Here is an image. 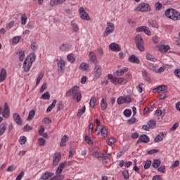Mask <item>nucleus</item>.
<instances>
[{"instance_id": "62", "label": "nucleus", "mask_w": 180, "mask_h": 180, "mask_svg": "<svg viewBox=\"0 0 180 180\" xmlns=\"http://www.w3.org/2000/svg\"><path fill=\"white\" fill-rule=\"evenodd\" d=\"M33 128L30 126H29L28 124L25 125L24 127H23V130L24 131H30V130H32Z\"/></svg>"}, {"instance_id": "57", "label": "nucleus", "mask_w": 180, "mask_h": 180, "mask_svg": "<svg viewBox=\"0 0 180 180\" xmlns=\"http://www.w3.org/2000/svg\"><path fill=\"white\" fill-rule=\"evenodd\" d=\"M122 175L125 179H129V170H124L122 172Z\"/></svg>"}, {"instance_id": "28", "label": "nucleus", "mask_w": 180, "mask_h": 180, "mask_svg": "<svg viewBox=\"0 0 180 180\" xmlns=\"http://www.w3.org/2000/svg\"><path fill=\"white\" fill-rule=\"evenodd\" d=\"M157 124V122L154 120H150L148 122V126L149 127L150 129H154Z\"/></svg>"}, {"instance_id": "16", "label": "nucleus", "mask_w": 180, "mask_h": 180, "mask_svg": "<svg viewBox=\"0 0 180 180\" xmlns=\"http://www.w3.org/2000/svg\"><path fill=\"white\" fill-rule=\"evenodd\" d=\"M127 71H129V69L127 68H124L120 70H116L114 75H115V77H122V75H123L125 72H127Z\"/></svg>"}, {"instance_id": "50", "label": "nucleus", "mask_w": 180, "mask_h": 180, "mask_svg": "<svg viewBox=\"0 0 180 180\" xmlns=\"http://www.w3.org/2000/svg\"><path fill=\"white\" fill-rule=\"evenodd\" d=\"M117 102L118 105H123V103H125L124 97H123V96L119 97Z\"/></svg>"}, {"instance_id": "19", "label": "nucleus", "mask_w": 180, "mask_h": 180, "mask_svg": "<svg viewBox=\"0 0 180 180\" xmlns=\"http://www.w3.org/2000/svg\"><path fill=\"white\" fill-rule=\"evenodd\" d=\"M101 133L103 137H108V129L106 127H103L101 129H100V131L97 133V136H99Z\"/></svg>"}, {"instance_id": "35", "label": "nucleus", "mask_w": 180, "mask_h": 180, "mask_svg": "<svg viewBox=\"0 0 180 180\" xmlns=\"http://www.w3.org/2000/svg\"><path fill=\"white\" fill-rule=\"evenodd\" d=\"M89 58L93 63H96V55L94 52H90Z\"/></svg>"}, {"instance_id": "64", "label": "nucleus", "mask_w": 180, "mask_h": 180, "mask_svg": "<svg viewBox=\"0 0 180 180\" xmlns=\"http://www.w3.org/2000/svg\"><path fill=\"white\" fill-rule=\"evenodd\" d=\"M174 75L176 77H177V78H180V69H176L174 70Z\"/></svg>"}, {"instance_id": "40", "label": "nucleus", "mask_w": 180, "mask_h": 180, "mask_svg": "<svg viewBox=\"0 0 180 180\" xmlns=\"http://www.w3.org/2000/svg\"><path fill=\"white\" fill-rule=\"evenodd\" d=\"M117 84H120L121 85H124L127 84V80L124 79L122 77L117 78Z\"/></svg>"}, {"instance_id": "52", "label": "nucleus", "mask_w": 180, "mask_h": 180, "mask_svg": "<svg viewBox=\"0 0 180 180\" xmlns=\"http://www.w3.org/2000/svg\"><path fill=\"white\" fill-rule=\"evenodd\" d=\"M64 109V104H63V101H59L58 104V110L57 111L63 110Z\"/></svg>"}, {"instance_id": "26", "label": "nucleus", "mask_w": 180, "mask_h": 180, "mask_svg": "<svg viewBox=\"0 0 180 180\" xmlns=\"http://www.w3.org/2000/svg\"><path fill=\"white\" fill-rule=\"evenodd\" d=\"M35 115H36V110H32L30 111L28 117L27 118V120L28 122H30V120H33V117H34Z\"/></svg>"}, {"instance_id": "41", "label": "nucleus", "mask_w": 180, "mask_h": 180, "mask_svg": "<svg viewBox=\"0 0 180 180\" xmlns=\"http://www.w3.org/2000/svg\"><path fill=\"white\" fill-rule=\"evenodd\" d=\"M18 54L20 61H23V60H25V51L20 50Z\"/></svg>"}, {"instance_id": "63", "label": "nucleus", "mask_w": 180, "mask_h": 180, "mask_svg": "<svg viewBox=\"0 0 180 180\" xmlns=\"http://www.w3.org/2000/svg\"><path fill=\"white\" fill-rule=\"evenodd\" d=\"M31 49L34 51H36V49H37V44L36 42H33L31 44Z\"/></svg>"}, {"instance_id": "14", "label": "nucleus", "mask_w": 180, "mask_h": 180, "mask_svg": "<svg viewBox=\"0 0 180 180\" xmlns=\"http://www.w3.org/2000/svg\"><path fill=\"white\" fill-rule=\"evenodd\" d=\"M14 122H15V123L18 125V126H21L22 124V119L20 118V115L18 113H15L13 115Z\"/></svg>"}, {"instance_id": "21", "label": "nucleus", "mask_w": 180, "mask_h": 180, "mask_svg": "<svg viewBox=\"0 0 180 180\" xmlns=\"http://www.w3.org/2000/svg\"><path fill=\"white\" fill-rule=\"evenodd\" d=\"M8 127V124L6 122H3L0 124V136H2Z\"/></svg>"}, {"instance_id": "33", "label": "nucleus", "mask_w": 180, "mask_h": 180, "mask_svg": "<svg viewBox=\"0 0 180 180\" xmlns=\"http://www.w3.org/2000/svg\"><path fill=\"white\" fill-rule=\"evenodd\" d=\"M152 165H153V168H158V167H160L161 165V160H160L158 159H155L153 161V163Z\"/></svg>"}, {"instance_id": "5", "label": "nucleus", "mask_w": 180, "mask_h": 180, "mask_svg": "<svg viewBox=\"0 0 180 180\" xmlns=\"http://www.w3.org/2000/svg\"><path fill=\"white\" fill-rule=\"evenodd\" d=\"M115 32V24L112 22H107V27L105 28L103 37H106Z\"/></svg>"}, {"instance_id": "8", "label": "nucleus", "mask_w": 180, "mask_h": 180, "mask_svg": "<svg viewBox=\"0 0 180 180\" xmlns=\"http://www.w3.org/2000/svg\"><path fill=\"white\" fill-rule=\"evenodd\" d=\"M136 31L138 32H144L146 34H147L148 36H151V31H150V30L148 29V27L147 26L138 27L136 29Z\"/></svg>"}, {"instance_id": "12", "label": "nucleus", "mask_w": 180, "mask_h": 180, "mask_svg": "<svg viewBox=\"0 0 180 180\" xmlns=\"http://www.w3.org/2000/svg\"><path fill=\"white\" fill-rule=\"evenodd\" d=\"M168 89V87L165 85H160L158 87L153 89V94H157L158 92H163V91H167Z\"/></svg>"}, {"instance_id": "48", "label": "nucleus", "mask_w": 180, "mask_h": 180, "mask_svg": "<svg viewBox=\"0 0 180 180\" xmlns=\"http://www.w3.org/2000/svg\"><path fill=\"white\" fill-rule=\"evenodd\" d=\"M155 11H161V8H162V4L160 2H157L155 4Z\"/></svg>"}, {"instance_id": "25", "label": "nucleus", "mask_w": 180, "mask_h": 180, "mask_svg": "<svg viewBox=\"0 0 180 180\" xmlns=\"http://www.w3.org/2000/svg\"><path fill=\"white\" fill-rule=\"evenodd\" d=\"M162 140H164V133H160L155 138V143H160Z\"/></svg>"}, {"instance_id": "22", "label": "nucleus", "mask_w": 180, "mask_h": 180, "mask_svg": "<svg viewBox=\"0 0 180 180\" xmlns=\"http://www.w3.org/2000/svg\"><path fill=\"white\" fill-rule=\"evenodd\" d=\"M159 51H162V53H167L168 50H171V47L168 45H161L158 46Z\"/></svg>"}, {"instance_id": "55", "label": "nucleus", "mask_w": 180, "mask_h": 180, "mask_svg": "<svg viewBox=\"0 0 180 180\" xmlns=\"http://www.w3.org/2000/svg\"><path fill=\"white\" fill-rule=\"evenodd\" d=\"M107 143L108 146H113V144L116 143V140L115 138H111L107 141Z\"/></svg>"}, {"instance_id": "61", "label": "nucleus", "mask_w": 180, "mask_h": 180, "mask_svg": "<svg viewBox=\"0 0 180 180\" xmlns=\"http://www.w3.org/2000/svg\"><path fill=\"white\" fill-rule=\"evenodd\" d=\"M155 115L156 116H160V117H164V116L162 115V110L158 109L155 111Z\"/></svg>"}, {"instance_id": "4", "label": "nucleus", "mask_w": 180, "mask_h": 180, "mask_svg": "<svg viewBox=\"0 0 180 180\" xmlns=\"http://www.w3.org/2000/svg\"><path fill=\"white\" fill-rule=\"evenodd\" d=\"M135 11H136V12H150L151 8H150V5L142 3L136 8Z\"/></svg>"}, {"instance_id": "9", "label": "nucleus", "mask_w": 180, "mask_h": 180, "mask_svg": "<svg viewBox=\"0 0 180 180\" xmlns=\"http://www.w3.org/2000/svg\"><path fill=\"white\" fill-rule=\"evenodd\" d=\"M109 49L110 50H111V51H115V52L121 51L122 50V49L120 48V46H119V44L115 42H112L109 45Z\"/></svg>"}, {"instance_id": "45", "label": "nucleus", "mask_w": 180, "mask_h": 180, "mask_svg": "<svg viewBox=\"0 0 180 180\" xmlns=\"http://www.w3.org/2000/svg\"><path fill=\"white\" fill-rule=\"evenodd\" d=\"M38 144L39 146H40L41 147H43V146H44V144H46V139H43V138H39L38 139Z\"/></svg>"}, {"instance_id": "37", "label": "nucleus", "mask_w": 180, "mask_h": 180, "mask_svg": "<svg viewBox=\"0 0 180 180\" xmlns=\"http://www.w3.org/2000/svg\"><path fill=\"white\" fill-rule=\"evenodd\" d=\"M88 68H89V65L86 63H82L79 66V69L82 71H87Z\"/></svg>"}, {"instance_id": "17", "label": "nucleus", "mask_w": 180, "mask_h": 180, "mask_svg": "<svg viewBox=\"0 0 180 180\" xmlns=\"http://www.w3.org/2000/svg\"><path fill=\"white\" fill-rule=\"evenodd\" d=\"M6 70L5 68H2L0 72V82H4L5 79H6Z\"/></svg>"}, {"instance_id": "49", "label": "nucleus", "mask_w": 180, "mask_h": 180, "mask_svg": "<svg viewBox=\"0 0 180 180\" xmlns=\"http://www.w3.org/2000/svg\"><path fill=\"white\" fill-rule=\"evenodd\" d=\"M27 139H26V136H21L19 139V143L23 146V144H25L26 143V141H27Z\"/></svg>"}, {"instance_id": "47", "label": "nucleus", "mask_w": 180, "mask_h": 180, "mask_svg": "<svg viewBox=\"0 0 180 180\" xmlns=\"http://www.w3.org/2000/svg\"><path fill=\"white\" fill-rule=\"evenodd\" d=\"M46 89H47V83L44 82L41 86L40 93L43 94V92H44Z\"/></svg>"}, {"instance_id": "58", "label": "nucleus", "mask_w": 180, "mask_h": 180, "mask_svg": "<svg viewBox=\"0 0 180 180\" xmlns=\"http://www.w3.org/2000/svg\"><path fill=\"white\" fill-rule=\"evenodd\" d=\"M136 117H132L129 120H127L128 124H134V123H136Z\"/></svg>"}, {"instance_id": "1", "label": "nucleus", "mask_w": 180, "mask_h": 180, "mask_svg": "<svg viewBox=\"0 0 180 180\" xmlns=\"http://www.w3.org/2000/svg\"><path fill=\"white\" fill-rule=\"evenodd\" d=\"M165 15L168 19H171L172 20H180V13L179 11L174 9V8H168L165 11Z\"/></svg>"}, {"instance_id": "10", "label": "nucleus", "mask_w": 180, "mask_h": 180, "mask_svg": "<svg viewBox=\"0 0 180 180\" xmlns=\"http://www.w3.org/2000/svg\"><path fill=\"white\" fill-rule=\"evenodd\" d=\"M32 67V63L29 61V59L26 58L24 61L23 68L25 72H29L30 68Z\"/></svg>"}, {"instance_id": "2", "label": "nucleus", "mask_w": 180, "mask_h": 180, "mask_svg": "<svg viewBox=\"0 0 180 180\" xmlns=\"http://www.w3.org/2000/svg\"><path fill=\"white\" fill-rule=\"evenodd\" d=\"M72 96L73 99L77 101V102H79L81 101L82 96L81 94V91H79V87L78 86H74L72 88Z\"/></svg>"}, {"instance_id": "56", "label": "nucleus", "mask_w": 180, "mask_h": 180, "mask_svg": "<svg viewBox=\"0 0 180 180\" xmlns=\"http://www.w3.org/2000/svg\"><path fill=\"white\" fill-rule=\"evenodd\" d=\"M156 153H160V150L158 149H152L148 151V154L153 155V154H156Z\"/></svg>"}, {"instance_id": "15", "label": "nucleus", "mask_w": 180, "mask_h": 180, "mask_svg": "<svg viewBox=\"0 0 180 180\" xmlns=\"http://www.w3.org/2000/svg\"><path fill=\"white\" fill-rule=\"evenodd\" d=\"M129 63H133L134 64H140V59L134 55L130 56L129 57Z\"/></svg>"}, {"instance_id": "7", "label": "nucleus", "mask_w": 180, "mask_h": 180, "mask_svg": "<svg viewBox=\"0 0 180 180\" xmlns=\"http://www.w3.org/2000/svg\"><path fill=\"white\" fill-rule=\"evenodd\" d=\"M79 11L80 13L81 19H83V20H91V18L89 17V15H88V13L85 11V8H84L83 7H81L79 8Z\"/></svg>"}, {"instance_id": "24", "label": "nucleus", "mask_w": 180, "mask_h": 180, "mask_svg": "<svg viewBox=\"0 0 180 180\" xmlns=\"http://www.w3.org/2000/svg\"><path fill=\"white\" fill-rule=\"evenodd\" d=\"M58 67L60 71H63L65 68V62L63 59H60L58 63Z\"/></svg>"}, {"instance_id": "18", "label": "nucleus", "mask_w": 180, "mask_h": 180, "mask_svg": "<svg viewBox=\"0 0 180 180\" xmlns=\"http://www.w3.org/2000/svg\"><path fill=\"white\" fill-rule=\"evenodd\" d=\"M67 0H51V6H57V5H61L64 4Z\"/></svg>"}, {"instance_id": "54", "label": "nucleus", "mask_w": 180, "mask_h": 180, "mask_svg": "<svg viewBox=\"0 0 180 180\" xmlns=\"http://www.w3.org/2000/svg\"><path fill=\"white\" fill-rule=\"evenodd\" d=\"M151 167V160H147L144 165V169H148Z\"/></svg>"}, {"instance_id": "60", "label": "nucleus", "mask_w": 180, "mask_h": 180, "mask_svg": "<svg viewBox=\"0 0 180 180\" xmlns=\"http://www.w3.org/2000/svg\"><path fill=\"white\" fill-rule=\"evenodd\" d=\"M58 162H60V158H54L53 160V166L57 167V165H58Z\"/></svg>"}, {"instance_id": "38", "label": "nucleus", "mask_w": 180, "mask_h": 180, "mask_svg": "<svg viewBox=\"0 0 180 180\" xmlns=\"http://www.w3.org/2000/svg\"><path fill=\"white\" fill-rule=\"evenodd\" d=\"M96 103V98L95 97H91L89 105L91 108H95V105Z\"/></svg>"}, {"instance_id": "34", "label": "nucleus", "mask_w": 180, "mask_h": 180, "mask_svg": "<svg viewBox=\"0 0 180 180\" xmlns=\"http://www.w3.org/2000/svg\"><path fill=\"white\" fill-rule=\"evenodd\" d=\"M124 101L125 103H131V102H133L134 99H133V98H131V96H126L125 97H124Z\"/></svg>"}, {"instance_id": "39", "label": "nucleus", "mask_w": 180, "mask_h": 180, "mask_svg": "<svg viewBox=\"0 0 180 180\" xmlns=\"http://www.w3.org/2000/svg\"><path fill=\"white\" fill-rule=\"evenodd\" d=\"M68 61H70V63L75 62V57L74 56V54L70 53L68 55Z\"/></svg>"}, {"instance_id": "30", "label": "nucleus", "mask_w": 180, "mask_h": 180, "mask_svg": "<svg viewBox=\"0 0 180 180\" xmlns=\"http://www.w3.org/2000/svg\"><path fill=\"white\" fill-rule=\"evenodd\" d=\"M28 58L30 59V63H31V64H33V63H34V61H36V53H30L29 56H28Z\"/></svg>"}, {"instance_id": "29", "label": "nucleus", "mask_w": 180, "mask_h": 180, "mask_svg": "<svg viewBox=\"0 0 180 180\" xmlns=\"http://www.w3.org/2000/svg\"><path fill=\"white\" fill-rule=\"evenodd\" d=\"M101 110H106V109L108 108V103L106 102V101H105L104 98H103L101 100Z\"/></svg>"}, {"instance_id": "11", "label": "nucleus", "mask_w": 180, "mask_h": 180, "mask_svg": "<svg viewBox=\"0 0 180 180\" xmlns=\"http://www.w3.org/2000/svg\"><path fill=\"white\" fill-rule=\"evenodd\" d=\"M148 141H150V138L148 137V136L146 135V134H143L141 136H139V140L136 142V144H139V143H148Z\"/></svg>"}, {"instance_id": "43", "label": "nucleus", "mask_w": 180, "mask_h": 180, "mask_svg": "<svg viewBox=\"0 0 180 180\" xmlns=\"http://www.w3.org/2000/svg\"><path fill=\"white\" fill-rule=\"evenodd\" d=\"M43 77H44V73L41 72L37 77L36 85H39V84H40V81H41V79H43Z\"/></svg>"}, {"instance_id": "3", "label": "nucleus", "mask_w": 180, "mask_h": 180, "mask_svg": "<svg viewBox=\"0 0 180 180\" xmlns=\"http://www.w3.org/2000/svg\"><path fill=\"white\" fill-rule=\"evenodd\" d=\"M135 43L139 51H144V41H143L141 35L138 34L135 37Z\"/></svg>"}, {"instance_id": "23", "label": "nucleus", "mask_w": 180, "mask_h": 180, "mask_svg": "<svg viewBox=\"0 0 180 180\" xmlns=\"http://www.w3.org/2000/svg\"><path fill=\"white\" fill-rule=\"evenodd\" d=\"M142 75H143V77H145V79L148 82H151V78L150 77V75L148 74V72H147V70H142Z\"/></svg>"}, {"instance_id": "13", "label": "nucleus", "mask_w": 180, "mask_h": 180, "mask_svg": "<svg viewBox=\"0 0 180 180\" xmlns=\"http://www.w3.org/2000/svg\"><path fill=\"white\" fill-rule=\"evenodd\" d=\"M9 114H10L9 105H8V103H5L3 116L4 117H6V119H8L9 117Z\"/></svg>"}, {"instance_id": "46", "label": "nucleus", "mask_w": 180, "mask_h": 180, "mask_svg": "<svg viewBox=\"0 0 180 180\" xmlns=\"http://www.w3.org/2000/svg\"><path fill=\"white\" fill-rule=\"evenodd\" d=\"M146 59H148L149 61H155V57L150 53L146 54Z\"/></svg>"}, {"instance_id": "20", "label": "nucleus", "mask_w": 180, "mask_h": 180, "mask_svg": "<svg viewBox=\"0 0 180 180\" xmlns=\"http://www.w3.org/2000/svg\"><path fill=\"white\" fill-rule=\"evenodd\" d=\"M51 176H54V173L46 172L41 177L42 180H48L49 178H51Z\"/></svg>"}, {"instance_id": "32", "label": "nucleus", "mask_w": 180, "mask_h": 180, "mask_svg": "<svg viewBox=\"0 0 180 180\" xmlns=\"http://www.w3.org/2000/svg\"><path fill=\"white\" fill-rule=\"evenodd\" d=\"M40 99H45L46 101H49L50 99V93L49 91L45 92L41 96Z\"/></svg>"}, {"instance_id": "44", "label": "nucleus", "mask_w": 180, "mask_h": 180, "mask_svg": "<svg viewBox=\"0 0 180 180\" xmlns=\"http://www.w3.org/2000/svg\"><path fill=\"white\" fill-rule=\"evenodd\" d=\"M26 22H27V16L26 14H23L21 17V25H26Z\"/></svg>"}, {"instance_id": "59", "label": "nucleus", "mask_w": 180, "mask_h": 180, "mask_svg": "<svg viewBox=\"0 0 180 180\" xmlns=\"http://www.w3.org/2000/svg\"><path fill=\"white\" fill-rule=\"evenodd\" d=\"M20 39H22V37H15L13 39V44H16L19 43Z\"/></svg>"}, {"instance_id": "27", "label": "nucleus", "mask_w": 180, "mask_h": 180, "mask_svg": "<svg viewBox=\"0 0 180 180\" xmlns=\"http://www.w3.org/2000/svg\"><path fill=\"white\" fill-rule=\"evenodd\" d=\"M68 140H69L68 136H67V135H64L60 141V147H65V143H67Z\"/></svg>"}, {"instance_id": "6", "label": "nucleus", "mask_w": 180, "mask_h": 180, "mask_svg": "<svg viewBox=\"0 0 180 180\" xmlns=\"http://www.w3.org/2000/svg\"><path fill=\"white\" fill-rule=\"evenodd\" d=\"M101 75H102V68L101 65H96L94 69V77L96 79H98Z\"/></svg>"}, {"instance_id": "42", "label": "nucleus", "mask_w": 180, "mask_h": 180, "mask_svg": "<svg viewBox=\"0 0 180 180\" xmlns=\"http://www.w3.org/2000/svg\"><path fill=\"white\" fill-rule=\"evenodd\" d=\"M148 24L150 25V26H152V27H158V24H157L156 20H148Z\"/></svg>"}, {"instance_id": "51", "label": "nucleus", "mask_w": 180, "mask_h": 180, "mask_svg": "<svg viewBox=\"0 0 180 180\" xmlns=\"http://www.w3.org/2000/svg\"><path fill=\"white\" fill-rule=\"evenodd\" d=\"M124 115L126 117H130L131 116V110H125L124 111Z\"/></svg>"}, {"instance_id": "36", "label": "nucleus", "mask_w": 180, "mask_h": 180, "mask_svg": "<svg viewBox=\"0 0 180 180\" xmlns=\"http://www.w3.org/2000/svg\"><path fill=\"white\" fill-rule=\"evenodd\" d=\"M86 110V107H85L84 105L82 110H79V111L77 112V117H81V116H82V115L85 113Z\"/></svg>"}, {"instance_id": "53", "label": "nucleus", "mask_w": 180, "mask_h": 180, "mask_svg": "<svg viewBox=\"0 0 180 180\" xmlns=\"http://www.w3.org/2000/svg\"><path fill=\"white\" fill-rule=\"evenodd\" d=\"M85 141L88 143V144H94V141H92L91 137H89L88 135L85 136Z\"/></svg>"}, {"instance_id": "31", "label": "nucleus", "mask_w": 180, "mask_h": 180, "mask_svg": "<svg viewBox=\"0 0 180 180\" xmlns=\"http://www.w3.org/2000/svg\"><path fill=\"white\" fill-rule=\"evenodd\" d=\"M92 155L95 158H103V154H102V153L98 151L93 152Z\"/></svg>"}]
</instances>
